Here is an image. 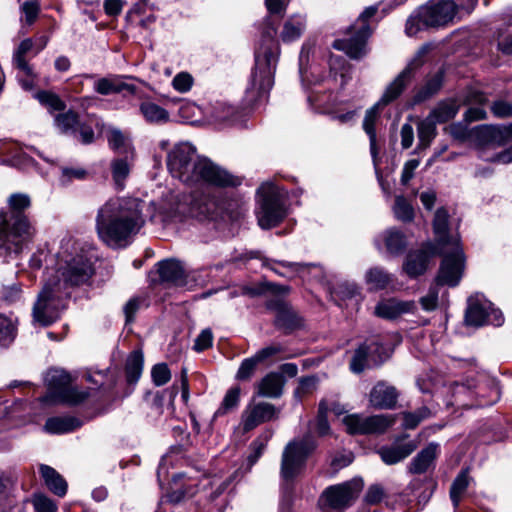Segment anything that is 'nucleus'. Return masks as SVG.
<instances>
[{
    "instance_id": "f257e3e1",
    "label": "nucleus",
    "mask_w": 512,
    "mask_h": 512,
    "mask_svg": "<svg viewBox=\"0 0 512 512\" xmlns=\"http://www.w3.org/2000/svg\"><path fill=\"white\" fill-rule=\"evenodd\" d=\"M94 273L91 257L71 237L61 241L54 268H47L43 288L33 307V319L42 326L55 322L65 308L71 288L87 283Z\"/></svg>"
},
{
    "instance_id": "f03ea898",
    "label": "nucleus",
    "mask_w": 512,
    "mask_h": 512,
    "mask_svg": "<svg viewBox=\"0 0 512 512\" xmlns=\"http://www.w3.org/2000/svg\"><path fill=\"white\" fill-rule=\"evenodd\" d=\"M145 202L135 197L115 196L106 200L95 216V229L99 239L107 246H128L144 227Z\"/></svg>"
},
{
    "instance_id": "7ed1b4c3",
    "label": "nucleus",
    "mask_w": 512,
    "mask_h": 512,
    "mask_svg": "<svg viewBox=\"0 0 512 512\" xmlns=\"http://www.w3.org/2000/svg\"><path fill=\"white\" fill-rule=\"evenodd\" d=\"M167 167L171 175L187 185L207 184L219 188L237 187L242 179L207 158H200L189 142L174 145L167 154Z\"/></svg>"
},
{
    "instance_id": "20e7f679",
    "label": "nucleus",
    "mask_w": 512,
    "mask_h": 512,
    "mask_svg": "<svg viewBox=\"0 0 512 512\" xmlns=\"http://www.w3.org/2000/svg\"><path fill=\"white\" fill-rule=\"evenodd\" d=\"M9 211H0V257L18 255L36 234V229L22 212L30 206L25 194L9 198Z\"/></svg>"
},
{
    "instance_id": "39448f33",
    "label": "nucleus",
    "mask_w": 512,
    "mask_h": 512,
    "mask_svg": "<svg viewBox=\"0 0 512 512\" xmlns=\"http://www.w3.org/2000/svg\"><path fill=\"white\" fill-rule=\"evenodd\" d=\"M449 215L446 209L439 208L435 212L433 230L436 244L434 248L443 256L437 282L441 285L454 287L460 282L464 268L465 255L457 232L448 231Z\"/></svg>"
},
{
    "instance_id": "423d86ee",
    "label": "nucleus",
    "mask_w": 512,
    "mask_h": 512,
    "mask_svg": "<svg viewBox=\"0 0 512 512\" xmlns=\"http://www.w3.org/2000/svg\"><path fill=\"white\" fill-rule=\"evenodd\" d=\"M275 35L276 29L273 27L264 30L260 44L255 50V66L247 88L253 100L268 93L274 84V74L280 55Z\"/></svg>"
},
{
    "instance_id": "0eeeda50",
    "label": "nucleus",
    "mask_w": 512,
    "mask_h": 512,
    "mask_svg": "<svg viewBox=\"0 0 512 512\" xmlns=\"http://www.w3.org/2000/svg\"><path fill=\"white\" fill-rule=\"evenodd\" d=\"M456 12L453 0H430L408 18L405 33L411 37L426 28L444 26L453 21Z\"/></svg>"
},
{
    "instance_id": "6e6552de",
    "label": "nucleus",
    "mask_w": 512,
    "mask_h": 512,
    "mask_svg": "<svg viewBox=\"0 0 512 512\" xmlns=\"http://www.w3.org/2000/svg\"><path fill=\"white\" fill-rule=\"evenodd\" d=\"M420 65L417 58L408 63L406 68L387 86L380 100L367 110L363 121V129L369 136L370 150L373 156L377 153L375 123L379 111L384 106L396 100L408 83L411 81L413 71Z\"/></svg>"
},
{
    "instance_id": "1a4fd4ad",
    "label": "nucleus",
    "mask_w": 512,
    "mask_h": 512,
    "mask_svg": "<svg viewBox=\"0 0 512 512\" xmlns=\"http://www.w3.org/2000/svg\"><path fill=\"white\" fill-rule=\"evenodd\" d=\"M377 12L376 6L366 8L349 28V38L337 39L333 47L345 52L350 58L360 59L367 53L366 42L372 34L368 20Z\"/></svg>"
},
{
    "instance_id": "9d476101",
    "label": "nucleus",
    "mask_w": 512,
    "mask_h": 512,
    "mask_svg": "<svg viewBox=\"0 0 512 512\" xmlns=\"http://www.w3.org/2000/svg\"><path fill=\"white\" fill-rule=\"evenodd\" d=\"M258 196L257 219L259 226L263 229L275 227L287 214L281 192L273 184L264 183L258 189Z\"/></svg>"
},
{
    "instance_id": "9b49d317",
    "label": "nucleus",
    "mask_w": 512,
    "mask_h": 512,
    "mask_svg": "<svg viewBox=\"0 0 512 512\" xmlns=\"http://www.w3.org/2000/svg\"><path fill=\"white\" fill-rule=\"evenodd\" d=\"M364 486L361 478H353L327 487L320 495L318 505L324 512H342L352 506Z\"/></svg>"
},
{
    "instance_id": "f8f14e48",
    "label": "nucleus",
    "mask_w": 512,
    "mask_h": 512,
    "mask_svg": "<svg viewBox=\"0 0 512 512\" xmlns=\"http://www.w3.org/2000/svg\"><path fill=\"white\" fill-rule=\"evenodd\" d=\"M315 448L316 443L310 435L290 441L282 453V478L286 481H290L298 476L304 468L308 456Z\"/></svg>"
},
{
    "instance_id": "ddd939ff",
    "label": "nucleus",
    "mask_w": 512,
    "mask_h": 512,
    "mask_svg": "<svg viewBox=\"0 0 512 512\" xmlns=\"http://www.w3.org/2000/svg\"><path fill=\"white\" fill-rule=\"evenodd\" d=\"M465 322L470 326L493 325L501 326L504 317L499 309L482 294H475L468 298V305L465 312Z\"/></svg>"
},
{
    "instance_id": "4468645a",
    "label": "nucleus",
    "mask_w": 512,
    "mask_h": 512,
    "mask_svg": "<svg viewBox=\"0 0 512 512\" xmlns=\"http://www.w3.org/2000/svg\"><path fill=\"white\" fill-rule=\"evenodd\" d=\"M45 381L51 390L58 392V398L62 402L75 405L88 397L87 391L69 387L72 377L63 369H50L46 374Z\"/></svg>"
},
{
    "instance_id": "2eb2a0df",
    "label": "nucleus",
    "mask_w": 512,
    "mask_h": 512,
    "mask_svg": "<svg viewBox=\"0 0 512 512\" xmlns=\"http://www.w3.org/2000/svg\"><path fill=\"white\" fill-rule=\"evenodd\" d=\"M395 422L394 415L362 417L359 414H350L343 418V423L349 434L383 433Z\"/></svg>"
},
{
    "instance_id": "dca6fc26",
    "label": "nucleus",
    "mask_w": 512,
    "mask_h": 512,
    "mask_svg": "<svg viewBox=\"0 0 512 512\" xmlns=\"http://www.w3.org/2000/svg\"><path fill=\"white\" fill-rule=\"evenodd\" d=\"M435 254H439V250L431 244H427L422 249L409 252L403 263V272L410 278H416L424 274L431 257Z\"/></svg>"
},
{
    "instance_id": "f3484780",
    "label": "nucleus",
    "mask_w": 512,
    "mask_h": 512,
    "mask_svg": "<svg viewBox=\"0 0 512 512\" xmlns=\"http://www.w3.org/2000/svg\"><path fill=\"white\" fill-rule=\"evenodd\" d=\"M277 415L278 410L273 404L266 402L250 404L242 414L243 429L245 431L252 430L259 424L276 418Z\"/></svg>"
},
{
    "instance_id": "a211bd4d",
    "label": "nucleus",
    "mask_w": 512,
    "mask_h": 512,
    "mask_svg": "<svg viewBox=\"0 0 512 512\" xmlns=\"http://www.w3.org/2000/svg\"><path fill=\"white\" fill-rule=\"evenodd\" d=\"M157 272L161 282L168 285L188 286V274L183 264L175 259H166L157 264Z\"/></svg>"
},
{
    "instance_id": "6ab92c4d",
    "label": "nucleus",
    "mask_w": 512,
    "mask_h": 512,
    "mask_svg": "<svg viewBox=\"0 0 512 512\" xmlns=\"http://www.w3.org/2000/svg\"><path fill=\"white\" fill-rule=\"evenodd\" d=\"M416 308L414 301H402L396 298L383 299L375 306L374 314L380 318L393 320L403 314L412 313Z\"/></svg>"
},
{
    "instance_id": "aec40b11",
    "label": "nucleus",
    "mask_w": 512,
    "mask_h": 512,
    "mask_svg": "<svg viewBox=\"0 0 512 512\" xmlns=\"http://www.w3.org/2000/svg\"><path fill=\"white\" fill-rule=\"evenodd\" d=\"M262 266L270 269L276 275L287 279H292L296 276L303 277L305 272L310 268H316L314 264H304L288 261H277L268 258H261Z\"/></svg>"
},
{
    "instance_id": "412c9836",
    "label": "nucleus",
    "mask_w": 512,
    "mask_h": 512,
    "mask_svg": "<svg viewBox=\"0 0 512 512\" xmlns=\"http://www.w3.org/2000/svg\"><path fill=\"white\" fill-rule=\"evenodd\" d=\"M267 307L276 311L275 323L279 328L291 331L300 325L299 318L283 299H272Z\"/></svg>"
},
{
    "instance_id": "4be33fe9",
    "label": "nucleus",
    "mask_w": 512,
    "mask_h": 512,
    "mask_svg": "<svg viewBox=\"0 0 512 512\" xmlns=\"http://www.w3.org/2000/svg\"><path fill=\"white\" fill-rule=\"evenodd\" d=\"M398 396L395 387L379 382L372 388L369 402L371 406L377 409H392L395 407Z\"/></svg>"
},
{
    "instance_id": "5701e85b",
    "label": "nucleus",
    "mask_w": 512,
    "mask_h": 512,
    "mask_svg": "<svg viewBox=\"0 0 512 512\" xmlns=\"http://www.w3.org/2000/svg\"><path fill=\"white\" fill-rule=\"evenodd\" d=\"M416 448V441L404 440L400 442L397 441L389 447H381L378 453L384 463L393 465L407 458Z\"/></svg>"
},
{
    "instance_id": "b1692460",
    "label": "nucleus",
    "mask_w": 512,
    "mask_h": 512,
    "mask_svg": "<svg viewBox=\"0 0 512 512\" xmlns=\"http://www.w3.org/2000/svg\"><path fill=\"white\" fill-rule=\"evenodd\" d=\"M94 90L101 95H110L122 91L135 94L136 86L125 82L123 76H111L98 79L94 83Z\"/></svg>"
},
{
    "instance_id": "393cba45",
    "label": "nucleus",
    "mask_w": 512,
    "mask_h": 512,
    "mask_svg": "<svg viewBox=\"0 0 512 512\" xmlns=\"http://www.w3.org/2000/svg\"><path fill=\"white\" fill-rule=\"evenodd\" d=\"M306 26L307 20L304 14H293L284 21L280 32V39L284 43L297 41L303 35Z\"/></svg>"
},
{
    "instance_id": "a878e982",
    "label": "nucleus",
    "mask_w": 512,
    "mask_h": 512,
    "mask_svg": "<svg viewBox=\"0 0 512 512\" xmlns=\"http://www.w3.org/2000/svg\"><path fill=\"white\" fill-rule=\"evenodd\" d=\"M438 454L439 445L430 443L412 459L409 465V471L413 474L425 473L434 463Z\"/></svg>"
},
{
    "instance_id": "bb28decb",
    "label": "nucleus",
    "mask_w": 512,
    "mask_h": 512,
    "mask_svg": "<svg viewBox=\"0 0 512 512\" xmlns=\"http://www.w3.org/2000/svg\"><path fill=\"white\" fill-rule=\"evenodd\" d=\"M40 473L48 489L59 497H64L67 493V482L65 479L52 467L48 465L40 466Z\"/></svg>"
},
{
    "instance_id": "cd10ccee",
    "label": "nucleus",
    "mask_w": 512,
    "mask_h": 512,
    "mask_svg": "<svg viewBox=\"0 0 512 512\" xmlns=\"http://www.w3.org/2000/svg\"><path fill=\"white\" fill-rule=\"evenodd\" d=\"M134 152L125 155L123 158H116L111 162V172L117 189L124 188V181L130 174L133 165Z\"/></svg>"
},
{
    "instance_id": "c85d7f7f",
    "label": "nucleus",
    "mask_w": 512,
    "mask_h": 512,
    "mask_svg": "<svg viewBox=\"0 0 512 512\" xmlns=\"http://www.w3.org/2000/svg\"><path fill=\"white\" fill-rule=\"evenodd\" d=\"M81 426V421L72 416H57L48 418L44 430L50 434L71 432Z\"/></svg>"
},
{
    "instance_id": "c756f323",
    "label": "nucleus",
    "mask_w": 512,
    "mask_h": 512,
    "mask_svg": "<svg viewBox=\"0 0 512 512\" xmlns=\"http://www.w3.org/2000/svg\"><path fill=\"white\" fill-rule=\"evenodd\" d=\"M284 385L283 377L278 373L267 374L258 384L260 396L277 398L281 396Z\"/></svg>"
},
{
    "instance_id": "7c9ffc66",
    "label": "nucleus",
    "mask_w": 512,
    "mask_h": 512,
    "mask_svg": "<svg viewBox=\"0 0 512 512\" xmlns=\"http://www.w3.org/2000/svg\"><path fill=\"white\" fill-rule=\"evenodd\" d=\"M0 154L7 156V161L14 166H26L33 162L32 158L23 151V148L12 143H1Z\"/></svg>"
},
{
    "instance_id": "2f4dec72",
    "label": "nucleus",
    "mask_w": 512,
    "mask_h": 512,
    "mask_svg": "<svg viewBox=\"0 0 512 512\" xmlns=\"http://www.w3.org/2000/svg\"><path fill=\"white\" fill-rule=\"evenodd\" d=\"M217 207L218 202L214 199H207L206 197H195L191 201L190 212L192 216L198 218L199 220H205L213 217Z\"/></svg>"
},
{
    "instance_id": "473e14b6",
    "label": "nucleus",
    "mask_w": 512,
    "mask_h": 512,
    "mask_svg": "<svg viewBox=\"0 0 512 512\" xmlns=\"http://www.w3.org/2000/svg\"><path fill=\"white\" fill-rule=\"evenodd\" d=\"M365 281L371 290L378 291L386 289L393 281V276L381 267H373L365 273Z\"/></svg>"
},
{
    "instance_id": "72a5a7b5",
    "label": "nucleus",
    "mask_w": 512,
    "mask_h": 512,
    "mask_svg": "<svg viewBox=\"0 0 512 512\" xmlns=\"http://www.w3.org/2000/svg\"><path fill=\"white\" fill-rule=\"evenodd\" d=\"M140 111L145 120L149 123L163 124L169 120L168 111L158 104L150 101L141 103Z\"/></svg>"
},
{
    "instance_id": "f704fd0d",
    "label": "nucleus",
    "mask_w": 512,
    "mask_h": 512,
    "mask_svg": "<svg viewBox=\"0 0 512 512\" xmlns=\"http://www.w3.org/2000/svg\"><path fill=\"white\" fill-rule=\"evenodd\" d=\"M385 247L391 255H400L406 248L405 235L394 228L389 229L383 234Z\"/></svg>"
},
{
    "instance_id": "c9c22d12",
    "label": "nucleus",
    "mask_w": 512,
    "mask_h": 512,
    "mask_svg": "<svg viewBox=\"0 0 512 512\" xmlns=\"http://www.w3.org/2000/svg\"><path fill=\"white\" fill-rule=\"evenodd\" d=\"M33 45L34 44L31 39H25L19 44L13 55V65L18 69V71L23 72L28 76L33 75V69L26 61L25 55L32 50Z\"/></svg>"
},
{
    "instance_id": "e433bc0d",
    "label": "nucleus",
    "mask_w": 512,
    "mask_h": 512,
    "mask_svg": "<svg viewBox=\"0 0 512 512\" xmlns=\"http://www.w3.org/2000/svg\"><path fill=\"white\" fill-rule=\"evenodd\" d=\"M143 354L141 351H133L126 360L125 371L127 381L129 383H136L141 377L143 370Z\"/></svg>"
},
{
    "instance_id": "4c0bfd02",
    "label": "nucleus",
    "mask_w": 512,
    "mask_h": 512,
    "mask_svg": "<svg viewBox=\"0 0 512 512\" xmlns=\"http://www.w3.org/2000/svg\"><path fill=\"white\" fill-rule=\"evenodd\" d=\"M459 107L454 101L441 102L435 109L431 111L429 116L436 123H444L454 118L458 113Z\"/></svg>"
},
{
    "instance_id": "58836bf2",
    "label": "nucleus",
    "mask_w": 512,
    "mask_h": 512,
    "mask_svg": "<svg viewBox=\"0 0 512 512\" xmlns=\"http://www.w3.org/2000/svg\"><path fill=\"white\" fill-rule=\"evenodd\" d=\"M438 123L435 122L429 115L426 119L421 121L418 125V137H419V147L427 148L436 135V125Z\"/></svg>"
},
{
    "instance_id": "ea45409f",
    "label": "nucleus",
    "mask_w": 512,
    "mask_h": 512,
    "mask_svg": "<svg viewBox=\"0 0 512 512\" xmlns=\"http://www.w3.org/2000/svg\"><path fill=\"white\" fill-rule=\"evenodd\" d=\"M109 146L115 151L124 152L125 155L133 152L129 139L118 129L111 128L107 134Z\"/></svg>"
},
{
    "instance_id": "a19ab883",
    "label": "nucleus",
    "mask_w": 512,
    "mask_h": 512,
    "mask_svg": "<svg viewBox=\"0 0 512 512\" xmlns=\"http://www.w3.org/2000/svg\"><path fill=\"white\" fill-rule=\"evenodd\" d=\"M57 129L62 133H74L79 124L78 115L73 111L57 114L54 118Z\"/></svg>"
},
{
    "instance_id": "79ce46f5",
    "label": "nucleus",
    "mask_w": 512,
    "mask_h": 512,
    "mask_svg": "<svg viewBox=\"0 0 512 512\" xmlns=\"http://www.w3.org/2000/svg\"><path fill=\"white\" fill-rule=\"evenodd\" d=\"M373 346L374 344H362L356 349L350 363V369L352 372L359 374L364 371L367 366L369 353Z\"/></svg>"
},
{
    "instance_id": "37998d69",
    "label": "nucleus",
    "mask_w": 512,
    "mask_h": 512,
    "mask_svg": "<svg viewBox=\"0 0 512 512\" xmlns=\"http://www.w3.org/2000/svg\"><path fill=\"white\" fill-rule=\"evenodd\" d=\"M469 485L468 472L462 471L453 481L450 489V498L453 502L454 507H457L460 503L462 494L466 491Z\"/></svg>"
},
{
    "instance_id": "c03bdc74",
    "label": "nucleus",
    "mask_w": 512,
    "mask_h": 512,
    "mask_svg": "<svg viewBox=\"0 0 512 512\" xmlns=\"http://www.w3.org/2000/svg\"><path fill=\"white\" fill-rule=\"evenodd\" d=\"M442 85V75L436 74L415 94L414 102L420 103L434 95Z\"/></svg>"
},
{
    "instance_id": "a18cd8bd",
    "label": "nucleus",
    "mask_w": 512,
    "mask_h": 512,
    "mask_svg": "<svg viewBox=\"0 0 512 512\" xmlns=\"http://www.w3.org/2000/svg\"><path fill=\"white\" fill-rule=\"evenodd\" d=\"M241 389L239 386L231 387L225 394L221 406L216 412V415H223L235 409L240 400Z\"/></svg>"
},
{
    "instance_id": "49530a36",
    "label": "nucleus",
    "mask_w": 512,
    "mask_h": 512,
    "mask_svg": "<svg viewBox=\"0 0 512 512\" xmlns=\"http://www.w3.org/2000/svg\"><path fill=\"white\" fill-rule=\"evenodd\" d=\"M393 211L396 218L403 222L412 221L414 218V209L412 205L403 196H397L395 198V205L393 207Z\"/></svg>"
},
{
    "instance_id": "de8ad7c7",
    "label": "nucleus",
    "mask_w": 512,
    "mask_h": 512,
    "mask_svg": "<svg viewBox=\"0 0 512 512\" xmlns=\"http://www.w3.org/2000/svg\"><path fill=\"white\" fill-rule=\"evenodd\" d=\"M15 336L16 328L13 320L0 314V345H9Z\"/></svg>"
},
{
    "instance_id": "09e8293b",
    "label": "nucleus",
    "mask_w": 512,
    "mask_h": 512,
    "mask_svg": "<svg viewBox=\"0 0 512 512\" xmlns=\"http://www.w3.org/2000/svg\"><path fill=\"white\" fill-rule=\"evenodd\" d=\"M23 14L22 20L27 25H32L40 12V4L37 0L24 1L20 7Z\"/></svg>"
},
{
    "instance_id": "8fccbe9b",
    "label": "nucleus",
    "mask_w": 512,
    "mask_h": 512,
    "mask_svg": "<svg viewBox=\"0 0 512 512\" xmlns=\"http://www.w3.org/2000/svg\"><path fill=\"white\" fill-rule=\"evenodd\" d=\"M430 411L426 407H422L414 413H403V426L406 429H414L423 419L427 418Z\"/></svg>"
},
{
    "instance_id": "3c124183",
    "label": "nucleus",
    "mask_w": 512,
    "mask_h": 512,
    "mask_svg": "<svg viewBox=\"0 0 512 512\" xmlns=\"http://www.w3.org/2000/svg\"><path fill=\"white\" fill-rule=\"evenodd\" d=\"M194 79L188 72H180L172 79V87L179 93H187L191 90Z\"/></svg>"
},
{
    "instance_id": "603ef678",
    "label": "nucleus",
    "mask_w": 512,
    "mask_h": 512,
    "mask_svg": "<svg viewBox=\"0 0 512 512\" xmlns=\"http://www.w3.org/2000/svg\"><path fill=\"white\" fill-rule=\"evenodd\" d=\"M35 512H57V504L43 494H36L32 498Z\"/></svg>"
},
{
    "instance_id": "864d4df0",
    "label": "nucleus",
    "mask_w": 512,
    "mask_h": 512,
    "mask_svg": "<svg viewBox=\"0 0 512 512\" xmlns=\"http://www.w3.org/2000/svg\"><path fill=\"white\" fill-rule=\"evenodd\" d=\"M37 98L40 103L53 111H61L65 109L64 102L56 94L43 91L38 93Z\"/></svg>"
},
{
    "instance_id": "5fc2aeb1",
    "label": "nucleus",
    "mask_w": 512,
    "mask_h": 512,
    "mask_svg": "<svg viewBox=\"0 0 512 512\" xmlns=\"http://www.w3.org/2000/svg\"><path fill=\"white\" fill-rule=\"evenodd\" d=\"M258 364L259 362L254 356L244 359L237 371L236 378L241 381L250 379Z\"/></svg>"
},
{
    "instance_id": "6e6d98bb",
    "label": "nucleus",
    "mask_w": 512,
    "mask_h": 512,
    "mask_svg": "<svg viewBox=\"0 0 512 512\" xmlns=\"http://www.w3.org/2000/svg\"><path fill=\"white\" fill-rule=\"evenodd\" d=\"M87 172L81 167H64L62 168L60 182L67 185L73 180H82L86 177Z\"/></svg>"
},
{
    "instance_id": "4d7b16f0",
    "label": "nucleus",
    "mask_w": 512,
    "mask_h": 512,
    "mask_svg": "<svg viewBox=\"0 0 512 512\" xmlns=\"http://www.w3.org/2000/svg\"><path fill=\"white\" fill-rule=\"evenodd\" d=\"M327 412H328V406L326 401L322 400L319 403L318 408V416H317V433L320 436L327 435L329 433L330 427L327 421Z\"/></svg>"
},
{
    "instance_id": "13d9d810",
    "label": "nucleus",
    "mask_w": 512,
    "mask_h": 512,
    "mask_svg": "<svg viewBox=\"0 0 512 512\" xmlns=\"http://www.w3.org/2000/svg\"><path fill=\"white\" fill-rule=\"evenodd\" d=\"M151 376L155 385L162 386L170 380L171 373L166 364L160 363L152 368Z\"/></svg>"
},
{
    "instance_id": "bf43d9fd",
    "label": "nucleus",
    "mask_w": 512,
    "mask_h": 512,
    "mask_svg": "<svg viewBox=\"0 0 512 512\" xmlns=\"http://www.w3.org/2000/svg\"><path fill=\"white\" fill-rule=\"evenodd\" d=\"M318 379L314 376L303 377L299 381V385L295 390V396L299 399L306 394L312 393L316 390Z\"/></svg>"
},
{
    "instance_id": "052dcab7",
    "label": "nucleus",
    "mask_w": 512,
    "mask_h": 512,
    "mask_svg": "<svg viewBox=\"0 0 512 512\" xmlns=\"http://www.w3.org/2000/svg\"><path fill=\"white\" fill-rule=\"evenodd\" d=\"M438 296H439V288L438 286H433L429 289L428 293L421 297L420 304L422 309L425 311H433L438 306Z\"/></svg>"
},
{
    "instance_id": "680f3d73",
    "label": "nucleus",
    "mask_w": 512,
    "mask_h": 512,
    "mask_svg": "<svg viewBox=\"0 0 512 512\" xmlns=\"http://www.w3.org/2000/svg\"><path fill=\"white\" fill-rule=\"evenodd\" d=\"M235 112V107L224 103H220L214 108L213 116L216 121L228 122L233 121V116Z\"/></svg>"
},
{
    "instance_id": "e2e57ef3",
    "label": "nucleus",
    "mask_w": 512,
    "mask_h": 512,
    "mask_svg": "<svg viewBox=\"0 0 512 512\" xmlns=\"http://www.w3.org/2000/svg\"><path fill=\"white\" fill-rule=\"evenodd\" d=\"M385 497L384 489L378 485H371L365 494V503L369 505H377L382 502Z\"/></svg>"
},
{
    "instance_id": "0e129e2a",
    "label": "nucleus",
    "mask_w": 512,
    "mask_h": 512,
    "mask_svg": "<svg viewBox=\"0 0 512 512\" xmlns=\"http://www.w3.org/2000/svg\"><path fill=\"white\" fill-rule=\"evenodd\" d=\"M213 335L210 329L203 330L196 338L194 349L202 352L212 346Z\"/></svg>"
},
{
    "instance_id": "69168bd1",
    "label": "nucleus",
    "mask_w": 512,
    "mask_h": 512,
    "mask_svg": "<svg viewBox=\"0 0 512 512\" xmlns=\"http://www.w3.org/2000/svg\"><path fill=\"white\" fill-rule=\"evenodd\" d=\"M447 130L451 134V136L459 141H465L469 138L470 132L466 124L464 123H454L450 125Z\"/></svg>"
},
{
    "instance_id": "338daca9",
    "label": "nucleus",
    "mask_w": 512,
    "mask_h": 512,
    "mask_svg": "<svg viewBox=\"0 0 512 512\" xmlns=\"http://www.w3.org/2000/svg\"><path fill=\"white\" fill-rule=\"evenodd\" d=\"M230 484H231L230 477H228L224 480H222L219 477H214L210 481L211 488L214 489V491L211 493V499L215 500L217 497H219L225 490H227V488Z\"/></svg>"
},
{
    "instance_id": "774afa93",
    "label": "nucleus",
    "mask_w": 512,
    "mask_h": 512,
    "mask_svg": "<svg viewBox=\"0 0 512 512\" xmlns=\"http://www.w3.org/2000/svg\"><path fill=\"white\" fill-rule=\"evenodd\" d=\"M420 161L418 159H411L404 164L402 174H401V182L406 185L414 176V171L419 166Z\"/></svg>"
}]
</instances>
